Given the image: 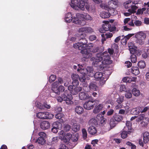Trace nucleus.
<instances>
[{"instance_id": "nucleus-59", "label": "nucleus", "mask_w": 149, "mask_h": 149, "mask_svg": "<svg viewBox=\"0 0 149 149\" xmlns=\"http://www.w3.org/2000/svg\"><path fill=\"white\" fill-rule=\"evenodd\" d=\"M72 85L74 86H77L79 84V82L78 80H72Z\"/></svg>"}, {"instance_id": "nucleus-1", "label": "nucleus", "mask_w": 149, "mask_h": 149, "mask_svg": "<svg viewBox=\"0 0 149 149\" xmlns=\"http://www.w3.org/2000/svg\"><path fill=\"white\" fill-rule=\"evenodd\" d=\"M94 64H97V63L100 62L103 60L102 63H104L105 65H109L111 64L112 63V61L110 60V55L108 54L107 52H104L102 54H97L95 58L92 57L91 58L93 60Z\"/></svg>"}, {"instance_id": "nucleus-20", "label": "nucleus", "mask_w": 149, "mask_h": 149, "mask_svg": "<svg viewBox=\"0 0 149 149\" xmlns=\"http://www.w3.org/2000/svg\"><path fill=\"white\" fill-rule=\"evenodd\" d=\"M58 83L54 82L52 84V90L53 92L56 94L59 95V91H58V86L57 85Z\"/></svg>"}, {"instance_id": "nucleus-16", "label": "nucleus", "mask_w": 149, "mask_h": 149, "mask_svg": "<svg viewBox=\"0 0 149 149\" xmlns=\"http://www.w3.org/2000/svg\"><path fill=\"white\" fill-rule=\"evenodd\" d=\"M50 126V123L48 121H43L41 122L40 124L41 128L43 130L49 128Z\"/></svg>"}, {"instance_id": "nucleus-15", "label": "nucleus", "mask_w": 149, "mask_h": 149, "mask_svg": "<svg viewBox=\"0 0 149 149\" xmlns=\"http://www.w3.org/2000/svg\"><path fill=\"white\" fill-rule=\"evenodd\" d=\"M112 118L118 123L121 121L123 119L122 116L117 113H115Z\"/></svg>"}, {"instance_id": "nucleus-17", "label": "nucleus", "mask_w": 149, "mask_h": 149, "mask_svg": "<svg viewBox=\"0 0 149 149\" xmlns=\"http://www.w3.org/2000/svg\"><path fill=\"white\" fill-rule=\"evenodd\" d=\"M72 136V134L68 133L66 135L65 134L64 136H61V139L65 143H67L70 140Z\"/></svg>"}, {"instance_id": "nucleus-55", "label": "nucleus", "mask_w": 149, "mask_h": 149, "mask_svg": "<svg viewBox=\"0 0 149 149\" xmlns=\"http://www.w3.org/2000/svg\"><path fill=\"white\" fill-rule=\"evenodd\" d=\"M58 81H56L55 82L58 83L57 85L58 86L60 84H62L63 83V80L62 78L58 77L57 78Z\"/></svg>"}, {"instance_id": "nucleus-35", "label": "nucleus", "mask_w": 149, "mask_h": 149, "mask_svg": "<svg viewBox=\"0 0 149 149\" xmlns=\"http://www.w3.org/2000/svg\"><path fill=\"white\" fill-rule=\"evenodd\" d=\"M81 73L82 74V75H80V77H79V79L80 81L82 82H85L86 80L85 76L86 74V73L82 71Z\"/></svg>"}, {"instance_id": "nucleus-38", "label": "nucleus", "mask_w": 149, "mask_h": 149, "mask_svg": "<svg viewBox=\"0 0 149 149\" xmlns=\"http://www.w3.org/2000/svg\"><path fill=\"white\" fill-rule=\"evenodd\" d=\"M132 125L130 121H127L126 123V126L124 127L123 130L127 129L128 131H130L132 128Z\"/></svg>"}, {"instance_id": "nucleus-39", "label": "nucleus", "mask_w": 149, "mask_h": 149, "mask_svg": "<svg viewBox=\"0 0 149 149\" xmlns=\"http://www.w3.org/2000/svg\"><path fill=\"white\" fill-rule=\"evenodd\" d=\"M115 8H111L110 7H108L107 9V11L111 15H113L115 14L114 13L115 12Z\"/></svg>"}, {"instance_id": "nucleus-52", "label": "nucleus", "mask_w": 149, "mask_h": 149, "mask_svg": "<svg viewBox=\"0 0 149 149\" xmlns=\"http://www.w3.org/2000/svg\"><path fill=\"white\" fill-rule=\"evenodd\" d=\"M124 100V97L123 96H121L117 99L116 102L119 104H121L123 102Z\"/></svg>"}, {"instance_id": "nucleus-57", "label": "nucleus", "mask_w": 149, "mask_h": 149, "mask_svg": "<svg viewBox=\"0 0 149 149\" xmlns=\"http://www.w3.org/2000/svg\"><path fill=\"white\" fill-rule=\"evenodd\" d=\"M38 135L39 136V137H40L41 138H42L44 139H45V138L46 137V134L44 132H40L38 134Z\"/></svg>"}, {"instance_id": "nucleus-30", "label": "nucleus", "mask_w": 149, "mask_h": 149, "mask_svg": "<svg viewBox=\"0 0 149 149\" xmlns=\"http://www.w3.org/2000/svg\"><path fill=\"white\" fill-rule=\"evenodd\" d=\"M100 16L101 17L103 18H106L109 17L110 16V14L108 11H102L101 13Z\"/></svg>"}, {"instance_id": "nucleus-19", "label": "nucleus", "mask_w": 149, "mask_h": 149, "mask_svg": "<svg viewBox=\"0 0 149 149\" xmlns=\"http://www.w3.org/2000/svg\"><path fill=\"white\" fill-rule=\"evenodd\" d=\"M118 4V1L117 0H111L109 1L108 3V7H110L111 8H116V6Z\"/></svg>"}, {"instance_id": "nucleus-13", "label": "nucleus", "mask_w": 149, "mask_h": 149, "mask_svg": "<svg viewBox=\"0 0 149 149\" xmlns=\"http://www.w3.org/2000/svg\"><path fill=\"white\" fill-rule=\"evenodd\" d=\"M79 138L78 136H75L72 137L71 140L72 141L69 143V147L70 148H73L75 147L77 144V141Z\"/></svg>"}, {"instance_id": "nucleus-28", "label": "nucleus", "mask_w": 149, "mask_h": 149, "mask_svg": "<svg viewBox=\"0 0 149 149\" xmlns=\"http://www.w3.org/2000/svg\"><path fill=\"white\" fill-rule=\"evenodd\" d=\"M75 112L79 114H81L84 112L83 108L79 106H77L75 109Z\"/></svg>"}, {"instance_id": "nucleus-29", "label": "nucleus", "mask_w": 149, "mask_h": 149, "mask_svg": "<svg viewBox=\"0 0 149 149\" xmlns=\"http://www.w3.org/2000/svg\"><path fill=\"white\" fill-rule=\"evenodd\" d=\"M72 130L74 132L78 131L80 129V125L79 124H74L72 126Z\"/></svg>"}, {"instance_id": "nucleus-18", "label": "nucleus", "mask_w": 149, "mask_h": 149, "mask_svg": "<svg viewBox=\"0 0 149 149\" xmlns=\"http://www.w3.org/2000/svg\"><path fill=\"white\" fill-rule=\"evenodd\" d=\"M131 132L130 131H128L127 129L125 130L123 129V130L121 131L120 135L121 137L123 139H125L127 137V134H130Z\"/></svg>"}, {"instance_id": "nucleus-21", "label": "nucleus", "mask_w": 149, "mask_h": 149, "mask_svg": "<svg viewBox=\"0 0 149 149\" xmlns=\"http://www.w3.org/2000/svg\"><path fill=\"white\" fill-rule=\"evenodd\" d=\"M103 108V105L102 104H99L95 107L93 111V112L95 114H97L99 113Z\"/></svg>"}, {"instance_id": "nucleus-11", "label": "nucleus", "mask_w": 149, "mask_h": 149, "mask_svg": "<svg viewBox=\"0 0 149 149\" xmlns=\"http://www.w3.org/2000/svg\"><path fill=\"white\" fill-rule=\"evenodd\" d=\"M95 103L94 101L89 100L86 102L84 104V108L87 110L92 109L94 107Z\"/></svg>"}, {"instance_id": "nucleus-37", "label": "nucleus", "mask_w": 149, "mask_h": 149, "mask_svg": "<svg viewBox=\"0 0 149 149\" xmlns=\"http://www.w3.org/2000/svg\"><path fill=\"white\" fill-rule=\"evenodd\" d=\"M136 37L137 38L136 40L135 41L136 43L137 44V45H141L144 43V41L143 40L141 39L140 38H139L138 37L136 36Z\"/></svg>"}, {"instance_id": "nucleus-41", "label": "nucleus", "mask_w": 149, "mask_h": 149, "mask_svg": "<svg viewBox=\"0 0 149 149\" xmlns=\"http://www.w3.org/2000/svg\"><path fill=\"white\" fill-rule=\"evenodd\" d=\"M136 36L138 37L139 38H140L143 40L146 37V35L143 32H140Z\"/></svg>"}, {"instance_id": "nucleus-32", "label": "nucleus", "mask_w": 149, "mask_h": 149, "mask_svg": "<svg viewBox=\"0 0 149 149\" xmlns=\"http://www.w3.org/2000/svg\"><path fill=\"white\" fill-rule=\"evenodd\" d=\"M132 93L134 95L137 97L139 96L140 94V91L136 88H133L132 90Z\"/></svg>"}, {"instance_id": "nucleus-54", "label": "nucleus", "mask_w": 149, "mask_h": 149, "mask_svg": "<svg viewBox=\"0 0 149 149\" xmlns=\"http://www.w3.org/2000/svg\"><path fill=\"white\" fill-rule=\"evenodd\" d=\"M70 129L71 126L68 124L65 125L64 127V130L66 132L68 131Z\"/></svg>"}, {"instance_id": "nucleus-5", "label": "nucleus", "mask_w": 149, "mask_h": 149, "mask_svg": "<svg viewBox=\"0 0 149 149\" xmlns=\"http://www.w3.org/2000/svg\"><path fill=\"white\" fill-rule=\"evenodd\" d=\"M87 45H84L82 44H80L78 42L75 43L73 45V46L75 48L78 49L79 50L81 51V53H87L89 52L90 50L86 48Z\"/></svg>"}, {"instance_id": "nucleus-43", "label": "nucleus", "mask_w": 149, "mask_h": 149, "mask_svg": "<svg viewBox=\"0 0 149 149\" xmlns=\"http://www.w3.org/2000/svg\"><path fill=\"white\" fill-rule=\"evenodd\" d=\"M54 115L50 113L46 112L45 119H51L53 118Z\"/></svg>"}, {"instance_id": "nucleus-34", "label": "nucleus", "mask_w": 149, "mask_h": 149, "mask_svg": "<svg viewBox=\"0 0 149 149\" xmlns=\"http://www.w3.org/2000/svg\"><path fill=\"white\" fill-rule=\"evenodd\" d=\"M138 66L141 69H143L146 67V63L144 61H140L138 63Z\"/></svg>"}, {"instance_id": "nucleus-53", "label": "nucleus", "mask_w": 149, "mask_h": 149, "mask_svg": "<svg viewBox=\"0 0 149 149\" xmlns=\"http://www.w3.org/2000/svg\"><path fill=\"white\" fill-rule=\"evenodd\" d=\"M62 111V108L59 106H57L55 108L54 111L56 113H59Z\"/></svg>"}, {"instance_id": "nucleus-62", "label": "nucleus", "mask_w": 149, "mask_h": 149, "mask_svg": "<svg viewBox=\"0 0 149 149\" xmlns=\"http://www.w3.org/2000/svg\"><path fill=\"white\" fill-rule=\"evenodd\" d=\"M58 88V91H59V95L60 94V92H63L65 90V88L62 85L60 86Z\"/></svg>"}, {"instance_id": "nucleus-49", "label": "nucleus", "mask_w": 149, "mask_h": 149, "mask_svg": "<svg viewBox=\"0 0 149 149\" xmlns=\"http://www.w3.org/2000/svg\"><path fill=\"white\" fill-rule=\"evenodd\" d=\"M125 97L128 99H130L132 97V95L131 92L128 91H126L125 94Z\"/></svg>"}, {"instance_id": "nucleus-14", "label": "nucleus", "mask_w": 149, "mask_h": 149, "mask_svg": "<svg viewBox=\"0 0 149 149\" xmlns=\"http://www.w3.org/2000/svg\"><path fill=\"white\" fill-rule=\"evenodd\" d=\"M91 97L88 93L84 92H81L79 94V97L81 100H85Z\"/></svg>"}, {"instance_id": "nucleus-22", "label": "nucleus", "mask_w": 149, "mask_h": 149, "mask_svg": "<svg viewBox=\"0 0 149 149\" xmlns=\"http://www.w3.org/2000/svg\"><path fill=\"white\" fill-rule=\"evenodd\" d=\"M82 54L83 55V57L81 58V60L84 61H86V59L90 58L92 56V54L90 52Z\"/></svg>"}, {"instance_id": "nucleus-2", "label": "nucleus", "mask_w": 149, "mask_h": 149, "mask_svg": "<svg viewBox=\"0 0 149 149\" xmlns=\"http://www.w3.org/2000/svg\"><path fill=\"white\" fill-rule=\"evenodd\" d=\"M88 0H72L70 4L71 6L74 9L78 8L83 10L84 6L88 11H89L90 6L88 4Z\"/></svg>"}, {"instance_id": "nucleus-4", "label": "nucleus", "mask_w": 149, "mask_h": 149, "mask_svg": "<svg viewBox=\"0 0 149 149\" xmlns=\"http://www.w3.org/2000/svg\"><path fill=\"white\" fill-rule=\"evenodd\" d=\"M116 27L114 26L111 25L109 22L107 24H105L102 25V28L100 29V31L102 33H105L106 31H109L112 32L115 31Z\"/></svg>"}, {"instance_id": "nucleus-12", "label": "nucleus", "mask_w": 149, "mask_h": 149, "mask_svg": "<svg viewBox=\"0 0 149 149\" xmlns=\"http://www.w3.org/2000/svg\"><path fill=\"white\" fill-rule=\"evenodd\" d=\"M80 36L78 38L79 42H78L80 44H82L85 45H87V40L85 38L83 33L79 34Z\"/></svg>"}, {"instance_id": "nucleus-60", "label": "nucleus", "mask_w": 149, "mask_h": 149, "mask_svg": "<svg viewBox=\"0 0 149 149\" xmlns=\"http://www.w3.org/2000/svg\"><path fill=\"white\" fill-rule=\"evenodd\" d=\"M145 115L144 114H141L138 116V119L139 121H141L145 118Z\"/></svg>"}, {"instance_id": "nucleus-46", "label": "nucleus", "mask_w": 149, "mask_h": 149, "mask_svg": "<svg viewBox=\"0 0 149 149\" xmlns=\"http://www.w3.org/2000/svg\"><path fill=\"white\" fill-rule=\"evenodd\" d=\"M64 116V114L62 113H58L55 115V117L56 118L61 119Z\"/></svg>"}, {"instance_id": "nucleus-31", "label": "nucleus", "mask_w": 149, "mask_h": 149, "mask_svg": "<svg viewBox=\"0 0 149 149\" xmlns=\"http://www.w3.org/2000/svg\"><path fill=\"white\" fill-rule=\"evenodd\" d=\"M46 112H39L36 113L37 117L40 119H45Z\"/></svg>"}, {"instance_id": "nucleus-47", "label": "nucleus", "mask_w": 149, "mask_h": 149, "mask_svg": "<svg viewBox=\"0 0 149 149\" xmlns=\"http://www.w3.org/2000/svg\"><path fill=\"white\" fill-rule=\"evenodd\" d=\"M56 79V76L54 74H52L49 77V81L52 83Z\"/></svg>"}, {"instance_id": "nucleus-61", "label": "nucleus", "mask_w": 149, "mask_h": 149, "mask_svg": "<svg viewBox=\"0 0 149 149\" xmlns=\"http://www.w3.org/2000/svg\"><path fill=\"white\" fill-rule=\"evenodd\" d=\"M134 23L136 26H140L141 25L142 22L141 21L136 20L134 21Z\"/></svg>"}, {"instance_id": "nucleus-51", "label": "nucleus", "mask_w": 149, "mask_h": 149, "mask_svg": "<svg viewBox=\"0 0 149 149\" xmlns=\"http://www.w3.org/2000/svg\"><path fill=\"white\" fill-rule=\"evenodd\" d=\"M82 132L83 134V138L86 139L87 138V133L86 130L85 129H83L82 130Z\"/></svg>"}, {"instance_id": "nucleus-48", "label": "nucleus", "mask_w": 149, "mask_h": 149, "mask_svg": "<svg viewBox=\"0 0 149 149\" xmlns=\"http://www.w3.org/2000/svg\"><path fill=\"white\" fill-rule=\"evenodd\" d=\"M71 78L72 80H78L79 78V76L76 74H73L71 75Z\"/></svg>"}, {"instance_id": "nucleus-64", "label": "nucleus", "mask_w": 149, "mask_h": 149, "mask_svg": "<svg viewBox=\"0 0 149 149\" xmlns=\"http://www.w3.org/2000/svg\"><path fill=\"white\" fill-rule=\"evenodd\" d=\"M93 31V29L91 27H86V32L91 33Z\"/></svg>"}, {"instance_id": "nucleus-27", "label": "nucleus", "mask_w": 149, "mask_h": 149, "mask_svg": "<svg viewBox=\"0 0 149 149\" xmlns=\"http://www.w3.org/2000/svg\"><path fill=\"white\" fill-rule=\"evenodd\" d=\"M82 89V88L81 87H75L71 92V93L73 95H76L79 92L81 91Z\"/></svg>"}, {"instance_id": "nucleus-50", "label": "nucleus", "mask_w": 149, "mask_h": 149, "mask_svg": "<svg viewBox=\"0 0 149 149\" xmlns=\"http://www.w3.org/2000/svg\"><path fill=\"white\" fill-rule=\"evenodd\" d=\"M132 6L131 1H127L126 3L124 5L125 8L127 9L128 8L130 7H131Z\"/></svg>"}, {"instance_id": "nucleus-58", "label": "nucleus", "mask_w": 149, "mask_h": 149, "mask_svg": "<svg viewBox=\"0 0 149 149\" xmlns=\"http://www.w3.org/2000/svg\"><path fill=\"white\" fill-rule=\"evenodd\" d=\"M114 112V110L113 109H111L108 111L106 115L108 116H111L113 114Z\"/></svg>"}, {"instance_id": "nucleus-44", "label": "nucleus", "mask_w": 149, "mask_h": 149, "mask_svg": "<svg viewBox=\"0 0 149 149\" xmlns=\"http://www.w3.org/2000/svg\"><path fill=\"white\" fill-rule=\"evenodd\" d=\"M131 61L132 63H135L137 61L136 55L135 54H132L131 56Z\"/></svg>"}, {"instance_id": "nucleus-7", "label": "nucleus", "mask_w": 149, "mask_h": 149, "mask_svg": "<svg viewBox=\"0 0 149 149\" xmlns=\"http://www.w3.org/2000/svg\"><path fill=\"white\" fill-rule=\"evenodd\" d=\"M79 65L78 64V65L79 66ZM77 71L78 72H80V73H81L82 71L85 72L86 73V74H88L89 76H92V75L91 74H93V68L91 67H87L86 69H82L80 68V67L79 66V68L77 69Z\"/></svg>"}, {"instance_id": "nucleus-3", "label": "nucleus", "mask_w": 149, "mask_h": 149, "mask_svg": "<svg viewBox=\"0 0 149 149\" xmlns=\"http://www.w3.org/2000/svg\"><path fill=\"white\" fill-rule=\"evenodd\" d=\"M72 17V15L71 13H67L65 17V21L68 23L72 22V23L76 24H80L81 21L79 20L78 17Z\"/></svg>"}, {"instance_id": "nucleus-42", "label": "nucleus", "mask_w": 149, "mask_h": 149, "mask_svg": "<svg viewBox=\"0 0 149 149\" xmlns=\"http://www.w3.org/2000/svg\"><path fill=\"white\" fill-rule=\"evenodd\" d=\"M129 47L131 54H136V52H137L136 50V49L134 48L133 46L131 45H129Z\"/></svg>"}, {"instance_id": "nucleus-10", "label": "nucleus", "mask_w": 149, "mask_h": 149, "mask_svg": "<svg viewBox=\"0 0 149 149\" xmlns=\"http://www.w3.org/2000/svg\"><path fill=\"white\" fill-rule=\"evenodd\" d=\"M76 17L81 19H84L86 20H91L92 19V17L87 13H84L82 14L78 13L76 14Z\"/></svg>"}, {"instance_id": "nucleus-56", "label": "nucleus", "mask_w": 149, "mask_h": 149, "mask_svg": "<svg viewBox=\"0 0 149 149\" xmlns=\"http://www.w3.org/2000/svg\"><path fill=\"white\" fill-rule=\"evenodd\" d=\"M60 124V123L58 122H54L53 124L52 125V127L59 128L58 126Z\"/></svg>"}, {"instance_id": "nucleus-63", "label": "nucleus", "mask_w": 149, "mask_h": 149, "mask_svg": "<svg viewBox=\"0 0 149 149\" xmlns=\"http://www.w3.org/2000/svg\"><path fill=\"white\" fill-rule=\"evenodd\" d=\"M132 111H133V113L134 115H137L140 113V111L137 108H134L132 110Z\"/></svg>"}, {"instance_id": "nucleus-9", "label": "nucleus", "mask_w": 149, "mask_h": 149, "mask_svg": "<svg viewBox=\"0 0 149 149\" xmlns=\"http://www.w3.org/2000/svg\"><path fill=\"white\" fill-rule=\"evenodd\" d=\"M115 121L112 118L110 119L109 123V125H108L107 127L106 126L105 128L106 131H109L116 126L118 123Z\"/></svg>"}, {"instance_id": "nucleus-8", "label": "nucleus", "mask_w": 149, "mask_h": 149, "mask_svg": "<svg viewBox=\"0 0 149 149\" xmlns=\"http://www.w3.org/2000/svg\"><path fill=\"white\" fill-rule=\"evenodd\" d=\"M94 76V78L96 79L97 81H100V83L101 84L102 83H105V80L103 81L104 79V77H103V74L102 72H96L95 74H92V76Z\"/></svg>"}, {"instance_id": "nucleus-40", "label": "nucleus", "mask_w": 149, "mask_h": 149, "mask_svg": "<svg viewBox=\"0 0 149 149\" xmlns=\"http://www.w3.org/2000/svg\"><path fill=\"white\" fill-rule=\"evenodd\" d=\"M137 8L138 7L136 6V5H132L131 8L129 9L128 10V11H131V13H134L136 12V10H137Z\"/></svg>"}, {"instance_id": "nucleus-33", "label": "nucleus", "mask_w": 149, "mask_h": 149, "mask_svg": "<svg viewBox=\"0 0 149 149\" xmlns=\"http://www.w3.org/2000/svg\"><path fill=\"white\" fill-rule=\"evenodd\" d=\"M149 119L148 118L145 117V118L142 120V122L141 123V125L143 127H145L146 126L148 123Z\"/></svg>"}, {"instance_id": "nucleus-26", "label": "nucleus", "mask_w": 149, "mask_h": 149, "mask_svg": "<svg viewBox=\"0 0 149 149\" xmlns=\"http://www.w3.org/2000/svg\"><path fill=\"white\" fill-rule=\"evenodd\" d=\"M89 87L90 90L93 91H96V89L97 88L96 82H94L90 83L89 85Z\"/></svg>"}, {"instance_id": "nucleus-25", "label": "nucleus", "mask_w": 149, "mask_h": 149, "mask_svg": "<svg viewBox=\"0 0 149 149\" xmlns=\"http://www.w3.org/2000/svg\"><path fill=\"white\" fill-rule=\"evenodd\" d=\"M88 132L91 135H94L97 132L96 128L95 127L93 126H90L88 129Z\"/></svg>"}, {"instance_id": "nucleus-24", "label": "nucleus", "mask_w": 149, "mask_h": 149, "mask_svg": "<svg viewBox=\"0 0 149 149\" xmlns=\"http://www.w3.org/2000/svg\"><path fill=\"white\" fill-rule=\"evenodd\" d=\"M131 72L132 74L137 75L140 73V71L139 68L136 66H133L131 69Z\"/></svg>"}, {"instance_id": "nucleus-23", "label": "nucleus", "mask_w": 149, "mask_h": 149, "mask_svg": "<svg viewBox=\"0 0 149 149\" xmlns=\"http://www.w3.org/2000/svg\"><path fill=\"white\" fill-rule=\"evenodd\" d=\"M134 35V34H129L125 36L123 35L122 36H121L122 38L121 39V41L124 43L125 42V43H126L127 40Z\"/></svg>"}, {"instance_id": "nucleus-6", "label": "nucleus", "mask_w": 149, "mask_h": 149, "mask_svg": "<svg viewBox=\"0 0 149 149\" xmlns=\"http://www.w3.org/2000/svg\"><path fill=\"white\" fill-rule=\"evenodd\" d=\"M61 96L63 101H65L67 104H70L72 103V101L73 98L72 95L70 93H68L67 91H65Z\"/></svg>"}, {"instance_id": "nucleus-45", "label": "nucleus", "mask_w": 149, "mask_h": 149, "mask_svg": "<svg viewBox=\"0 0 149 149\" xmlns=\"http://www.w3.org/2000/svg\"><path fill=\"white\" fill-rule=\"evenodd\" d=\"M97 52L98 54H102V53H102L104 50V47L102 46H98L97 47Z\"/></svg>"}, {"instance_id": "nucleus-36", "label": "nucleus", "mask_w": 149, "mask_h": 149, "mask_svg": "<svg viewBox=\"0 0 149 149\" xmlns=\"http://www.w3.org/2000/svg\"><path fill=\"white\" fill-rule=\"evenodd\" d=\"M45 142L46 140L45 139L40 137H39L36 140V142L42 145L44 144L45 143Z\"/></svg>"}]
</instances>
